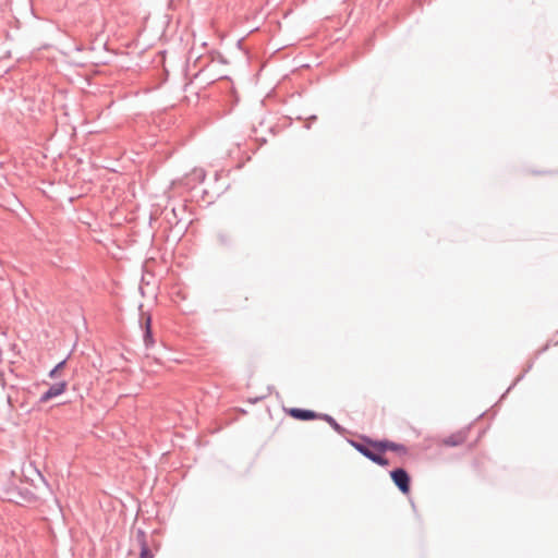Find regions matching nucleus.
Here are the masks:
<instances>
[{"mask_svg": "<svg viewBox=\"0 0 558 558\" xmlns=\"http://www.w3.org/2000/svg\"><path fill=\"white\" fill-rule=\"evenodd\" d=\"M364 440L368 444V446L373 447L374 449H376L379 452H385V451L389 450V451L398 452L401 454L407 453V447L401 444H397V442L386 440V439L385 440H372L369 438H364Z\"/></svg>", "mask_w": 558, "mask_h": 558, "instance_id": "1", "label": "nucleus"}, {"mask_svg": "<svg viewBox=\"0 0 558 558\" xmlns=\"http://www.w3.org/2000/svg\"><path fill=\"white\" fill-rule=\"evenodd\" d=\"M351 445L364 457L369 459L372 462L380 465V466H387L389 464L388 459L380 456L379 453L374 452L367 445L357 442V441H351Z\"/></svg>", "mask_w": 558, "mask_h": 558, "instance_id": "2", "label": "nucleus"}, {"mask_svg": "<svg viewBox=\"0 0 558 558\" xmlns=\"http://www.w3.org/2000/svg\"><path fill=\"white\" fill-rule=\"evenodd\" d=\"M390 475L396 486L402 493H408L410 490V476L404 469H396L390 472Z\"/></svg>", "mask_w": 558, "mask_h": 558, "instance_id": "3", "label": "nucleus"}, {"mask_svg": "<svg viewBox=\"0 0 558 558\" xmlns=\"http://www.w3.org/2000/svg\"><path fill=\"white\" fill-rule=\"evenodd\" d=\"M66 388H68V383L65 380H62V381L51 385L49 387V389L40 396L39 402L46 403L49 400L61 396L62 393H64L66 391Z\"/></svg>", "mask_w": 558, "mask_h": 558, "instance_id": "4", "label": "nucleus"}, {"mask_svg": "<svg viewBox=\"0 0 558 558\" xmlns=\"http://www.w3.org/2000/svg\"><path fill=\"white\" fill-rule=\"evenodd\" d=\"M141 326L143 328L144 335L143 340L146 348H150L154 345L155 340L153 338L151 331V316L149 314L142 313L141 316Z\"/></svg>", "mask_w": 558, "mask_h": 558, "instance_id": "5", "label": "nucleus"}, {"mask_svg": "<svg viewBox=\"0 0 558 558\" xmlns=\"http://www.w3.org/2000/svg\"><path fill=\"white\" fill-rule=\"evenodd\" d=\"M466 440V432L459 430L442 440V444L448 447H457L462 445Z\"/></svg>", "mask_w": 558, "mask_h": 558, "instance_id": "6", "label": "nucleus"}, {"mask_svg": "<svg viewBox=\"0 0 558 558\" xmlns=\"http://www.w3.org/2000/svg\"><path fill=\"white\" fill-rule=\"evenodd\" d=\"M137 542L141 547L140 558H154V554L146 542V534L142 530L137 532Z\"/></svg>", "mask_w": 558, "mask_h": 558, "instance_id": "7", "label": "nucleus"}, {"mask_svg": "<svg viewBox=\"0 0 558 558\" xmlns=\"http://www.w3.org/2000/svg\"><path fill=\"white\" fill-rule=\"evenodd\" d=\"M289 413L292 417L302 420V421H307V420H313V418L319 417V415L317 413H315L314 411L303 410V409H298V408L291 409L289 411Z\"/></svg>", "mask_w": 558, "mask_h": 558, "instance_id": "8", "label": "nucleus"}, {"mask_svg": "<svg viewBox=\"0 0 558 558\" xmlns=\"http://www.w3.org/2000/svg\"><path fill=\"white\" fill-rule=\"evenodd\" d=\"M319 417L325 420L337 433L342 434L343 428L336 422V420L332 416L328 414H323L319 415Z\"/></svg>", "mask_w": 558, "mask_h": 558, "instance_id": "9", "label": "nucleus"}, {"mask_svg": "<svg viewBox=\"0 0 558 558\" xmlns=\"http://www.w3.org/2000/svg\"><path fill=\"white\" fill-rule=\"evenodd\" d=\"M66 364V360H63L61 361L60 363H58L50 372H49V377L50 378H57L60 371L64 368Z\"/></svg>", "mask_w": 558, "mask_h": 558, "instance_id": "10", "label": "nucleus"}, {"mask_svg": "<svg viewBox=\"0 0 558 558\" xmlns=\"http://www.w3.org/2000/svg\"><path fill=\"white\" fill-rule=\"evenodd\" d=\"M194 175L196 178H198L201 181H203L205 179V172L204 170L199 169V170H194Z\"/></svg>", "mask_w": 558, "mask_h": 558, "instance_id": "11", "label": "nucleus"}]
</instances>
